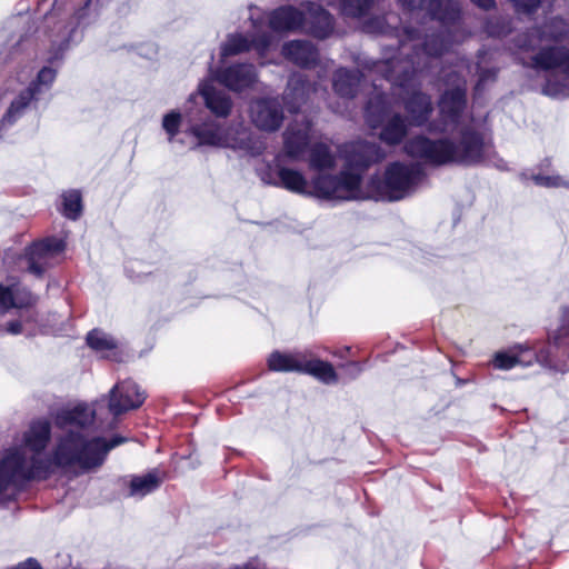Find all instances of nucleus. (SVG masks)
I'll return each instance as SVG.
<instances>
[{
  "instance_id": "nucleus-1",
  "label": "nucleus",
  "mask_w": 569,
  "mask_h": 569,
  "mask_svg": "<svg viewBox=\"0 0 569 569\" xmlns=\"http://www.w3.org/2000/svg\"><path fill=\"white\" fill-rule=\"evenodd\" d=\"M94 411L79 405L61 410L56 418L60 428L84 427L93 421ZM51 438V425L46 419L30 423L16 443L6 449L0 458V503L12 500L23 485L34 479H46L54 467L88 472L102 466L108 452L122 445L127 438L114 436L111 440L102 437L88 438L82 431L70 429L60 437L51 457L46 449Z\"/></svg>"
},
{
  "instance_id": "nucleus-2",
  "label": "nucleus",
  "mask_w": 569,
  "mask_h": 569,
  "mask_svg": "<svg viewBox=\"0 0 569 569\" xmlns=\"http://www.w3.org/2000/svg\"><path fill=\"white\" fill-rule=\"evenodd\" d=\"M339 152L345 167L339 176L319 173L311 182L299 170L277 166L273 179L262 180L299 194L315 196L328 200H356L362 198L363 172L385 158L382 149L372 142L353 141L343 144Z\"/></svg>"
},
{
  "instance_id": "nucleus-3",
  "label": "nucleus",
  "mask_w": 569,
  "mask_h": 569,
  "mask_svg": "<svg viewBox=\"0 0 569 569\" xmlns=\"http://www.w3.org/2000/svg\"><path fill=\"white\" fill-rule=\"evenodd\" d=\"M405 152L432 166H472L488 160L493 151L490 139L468 126L458 129L456 139L413 137L405 143Z\"/></svg>"
},
{
  "instance_id": "nucleus-4",
  "label": "nucleus",
  "mask_w": 569,
  "mask_h": 569,
  "mask_svg": "<svg viewBox=\"0 0 569 569\" xmlns=\"http://www.w3.org/2000/svg\"><path fill=\"white\" fill-rule=\"evenodd\" d=\"M569 32V24L559 18L551 19L541 28L518 36L517 47L523 51H540L531 58L530 66L536 69L555 70L562 78L560 82L548 79L543 92L548 96L560 98L569 97V52L557 47H550L551 42H558Z\"/></svg>"
},
{
  "instance_id": "nucleus-5",
  "label": "nucleus",
  "mask_w": 569,
  "mask_h": 569,
  "mask_svg": "<svg viewBox=\"0 0 569 569\" xmlns=\"http://www.w3.org/2000/svg\"><path fill=\"white\" fill-rule=\"evenodd\" d=\"M187 132L197 139V146L230 148L253 156L260 154L264 150V142L261 138L254 137L250 129L242 123L223 130L216 121L207 120L191 124Z\"/></svg>"
},
{
  "instance_id": "nucleus-6",
  "label": "nucleus",
  "mask_w": 569,
  "mask_h": 569,
  "mask_svg": "<svg viewBox=\"0 0 569 569\" xmlns=\"http://www.w3.org/2000/svg\"><path fill=\"white\" fill-rule=\"evenodd\" d=\"M426 66H422L420 61L417 63L407 62L402 73L397 74L393 69L389 68L388 61L376 64L377 69L386 71V80L405 93L401 97L405 109L410 116L411 123L415 126H422L432 112L430 97L416 90V77L419 72L423 71Z\"/></svg>"
},
{
  "instance_id": "nucleus-7",
  "label": "nucleus",
  "mask_w": 569,
  "mask_h": 569,
  "mask_svg": "<svg viewBox=\"0 0 569 569\" xmlns=\"http://www.w3.org/2000/svg\"><path fill=\"white\" fill-rule=\"evenodd\" d=\"M451 27L452 26H447L446 31L440 34L426 36L423 48L421 50H415L412 56L407 54V50L410 48L408 41L416 40L417 36L413 30L406 29L405 32L407 40L402 41L400 46V56H406V58L393 57L391 59L375 61L370 67V70L375 73H380L386 79V71L377 69L376 64L388 61L389 68L393 69L397 74L402 73L407 62L417 63L420 61L422 66L427 64L423 70L429 68L433 59H437L443 52L449 50V47L452 43V41H449L448 39L451 36ZM411 49H416V47L411 46Z\"/></svg>"
},
{
  "instance_id": "nucleus-8",
  "label": "nucleus",
  "mask_w": 569,
  "mask_h": 569,
  "mask_svg": "<svg viewBox=\"0 0 569 569\" xmlns=\"http://www.w3.org/2000/svg\"><path fill=\"white\" fill-rule=\"evenodd\" d=\"M422 179L418 164L390 163L382 178L371 180L373 197L380 200L397 201L409 196Z\"/></svg>"
},
{
  "instance_id": "nucleus-9",
  "label": "nucleus",
  "mask_w": 569,
  "mask_h": 569,
  "mask_svg": "<svg viewBox=\"0 0 569 569\" xmlns=\"http://www.w3.org/2000/svg\"><path fill=\"white\" fill-rule=\"evenodd\" d=\"M268 367L272 371L307 373L326 385L338 382V375L333 366L313 357L310 350L289 353L273 351L268 358Z\"/></svg>"
},
{
  "instance_id": "nucleus-10",
  "label": "nucleus",
  "mask_w": 569,
  "mask_h": 569,
  "mask_svg": "<svg viewBox=\"0 0 569 569\" xmlns=\"http://www.w3.org/2000/svg\"><path fill=\"white\" fill-rule=\"evenodd\" d=\"M387 96L377 92L368 101L366 108L367 122L371 128L381 127L379 139L388 146H397L403 141L409 131V123L399 113L388 114Z\"/></svg>"
},
{
  "instance_id": "nucleus-11",
  "label": "nucleus",
  "mask_w": 569,
  "mask_h": 569,
  "mask_svg": "<svg viewBox=\"0 0 569 569\" xmlns=\"http://www.w3.org/2000/svg\"><path fill=\"white\" fill-rule=\"evenodd\" d=\"M64 242L58 238H48L26 248L24 253L13 261L14 257L7 252L4 263H14L21 271L41 276L52 261L63 251Z\"/></svg>"
},
{
  "instance_id": "nucleus-12",
  "label": "nucleus",
  "mask_w": 569,
  "mask_h": 569,
  "mask_svg": "<svg viewBox=\"0 0 569 569\" xmlns=\"http://www.w3.org/2000/svg\"><path fill=\"white\" fill-rule=\"evenodd\" d=\"M459 70H453L446 73L445 82L448 88L442 94L439 109L443 120L441 130H449L451 127L460 124L461 113L466 106V81L460 76V70L463 66L458 67Z\"/></svg>"
},
{
  "instance_id": "nucleus-13",
  "label": "nucleus",
  "mask_w": 569,
  "mask_h": 569,
  "mask_svg": "<svg viewBox=\"0 0 569 569\" xmlns=\"http://www.w3.org/2000/svg\"><path fill=\"white\" fill-rule=\"evenodd\" d=\"M313 139L315 132L311 122L306 118L296 119L283 132V154L291 160L303 159Z\"/></svg>"
},
{
  "instance_id": "nucleus-14",
  "label": "nucleus",
  "mask_w": 569,
  "mask_h": 569,
  "mask_svg": "<svg viewBox=\"0 0 569 569\" xmlns=\"http://www.w3.org/2000/svg\"><path fill=\"white\" fill-rule=\"evenodd\" d=\"M144 399V391L134 381L123 380L118 382L109 392V411L117 417L139 408Z\"/></svg>"
},
{
  "instance_id": "nucleus-15",
  "label": "nucleus",
  "mask_w": 569,
  "mask_h": 569,
  "mask_svg": "<svg viewBox=\"0 0 569 569\" xmlns=\"http://www.w3.org/2000/svg\"><path fill=\"white\" fill-rule=\"evenodd\" d=\"M403 7L416 10L426 9L432 20L442 27L455 26L460 17V6L452 0H398Z\"/></svg>"
},
{
  "instance_id": "nucleus-16",
  "label": "nucleus",
  "mask_w": 569,
  "mask_h": 569,
  "mask_svg": "<svg viewBox=\"0 0 569 569\" xmlns=\"http://www.w3.org/2000/svg\"><path fill=\"white\" fill-rule=\"evenodd\" d=\"M250 117L254 126L263 131H276L283 121V111L277 99H258L250 106Z\"/></svg>"
},
{
  "instance_id": "nucleus-17",
  "label": "nucleus",
  "mask_w": 569,
  "mask_h": 569,
  "mask_svg": "<svg viewBox=\"0 0 569 569\" xmlns=\"http://www.w3.org/2000/svg\"><path fill=\"white\" fill-rule=\"evenodd\" d=\"M253 28L256 30L254 36L251 39L242 34L230 36L222 47L223 56H232L238 54L240 52H244L250 50L251 48L256 49L259 54H263L271 43V37L267 32L261 31L262 21L254 20L252 17Z\"/></svg>"
},
{
  "instance_id": "nucleus-18",
  "label": "nucleus",
  "mask_w": 569,
  "mask_h": 569,
  "mask_svg": "<svg viewBox=\"0 0 569 569\" xmlns=\"http://www.w3.org/2000/svg\"><path fill=\"white\" fill-rule=\"evenodd\" d=\"M220 83L233 91H241L249 88L257 80L252 64H234L217 74Z\"/></svg>"
},
{
  "instance_id": "nucleus-19",
  "label": "nucleus",
  "mask_w": 569,
  "mask_h": 569,
  "mask_svg": "<svg viewBox=\"0 0 569 569\" xmlns=\"http://www.w3.org/2000/svg\"><path fill=\"white\" fill-rule=\"evenodd\" d=\"M303 18L302 28L317 38H326L333 29L331 14L316 3H308Z\"/></svg>"
},
{
  "instance_id": "nucleus-20",
  "label": "nucleus",
  "mask_w": 569,
  "mask_h": 569,
  "mask_svg": "<svg viewBox=\"0 0 569 569\" xmlns=\"http://www.w3.org/2000/svg\"><path fill=\"white\" fill-rule=\"evenodd\" d=\"M268 23L271 30L293 31L305 24L303 13L293 7H280L268 16Z\"/></svg>"
},
{
  "instance_id": "nucleus-21",
  "label": "nucleus",
  "mask_w": 569,
  "mask_h": 569,
  "mask_svg": "<svg viewBox=\"0 0 569 569\" xmlns=\"http://www.w3.org/2000/svg\"><path fill=\"white\" fill-rule=\"evenodd\" d=\"M282 54L287 60L302 68L311 67L318 59V52L313 44L303 40L284 43Z\"/></svg>"
},
{
  "instance_id": "nucleus-22",
  "label": "nucleus",
  "mask_w": 569,
  "mask_h": 569,
  "mask_svg": "<svg viewBox=\"0 0 569 569\" xmlns=\"http://www.w3.org/2000/svg\"><path fill=\"white\" fill-rule=\"evenodd\" d=\"M33 302V296L18 283L3 286L0 283V313L12 308L28 307Z\"/></svg>"
},
{
  "instance_id": "nucleus-23",
  "label": "nucleus",
  "mask_w": 569,
  "mask_h": 569,
  "mask_svg": "<svg viewBox=\"0 0 569 569\" xmlns=\"http://www.w3.org/2000/svg\"><path fill=\"white\" fill-rule=\"evenodd\" d=\"M200 93L204 99L206 106L217 117H227L229 114L232 106L230 98L224 92L216 90L210 81L200 86Z\"/></svg>"
},
{
  "instance_id": "nucleus-24",
  "label": "nucleus",
  "mask_w": 569,
  "mask_h": 569,
  "mask_svg": "<svg viewBox=\"0 0 569 569\" xmlns=\"http://www.w3.org/2000/svg\"><path fill=\"white\" fill-rule=\"evenodd\" d=\"M535 360H537V356L532 350L517 347L509 352L496 353L493 366L497 369L508 370L517 365L530 366Z\"/></svg>"
},
{
  "instance_id": "nucleus-25",
  "label": "nucleus",
  "mask_w": 569,
  "mask_h": 569,
  "mask_svg": "<svg viewBox=\"0 0 569 569\" xmlns=\"http://www.w3.org/2000/svg\"><path fill=\"white\" fill-rule=\"evenodd\" d=\"M359 82V71L339 69L333 78V89L339 97L350 99L356 96Z\"/></svg>"
},
{
  "instance_id": "nucleus-26",
  "label": "nucleus",
  "mask_w": 569,
  "mask_h": 569,
  "mask_svg": "<svg viewBox=\"0 0 569 569\" xmlns=\"http://www.w3.org/2000/svg\"><path fill=\"white\" fill-rule=\"evenodd\" d=\"M316 91V87H312L300 73H293L288 81V88L286 91V99L290 111L296 110V103L305 101L306 96L310 90Z\"/></svg>"
},
{
  "instance_id": "nucleus-27",
  "label": "nucleus",
  "mask_w": 569,
  "mask_h": 569,
  "mask_svg": "<svg viewBox=\"0 0 569 569\" xmlns=\"http://www.w3.org/2000/svg\"><path fill=\"white\" fill-rule=\"evenodd\" d=\"M34 96V88L32 86H29L28 88L20 91L19 94L11 101L7 112L2 117V126L12 124L20 117H22L33 100Z\"/></svg>"
},
{
  "instance_id": "nucleus-28",
  "label": "nucleus",
  "mask_w": 569,
  "mask_h": 569,
  "mask_svg": "<svg viewBox=\"0 0 569 569\" xmlns=\"http://www.w3.org/2000/svg\"><path fill=\"white\" fill-rule=\"evenodd\" d=\"M309 167L318 171L330 170L336 167V156L327 143L316 142L311 146Z\"/></svg>"
},
{
  "instance_id": "nucleus-29",
  "label": "nucleus",
  "mask_w": 569,
  "mask_h": 569,
  "mask_svg": "<svg viewBox=\"0 0 569 569\" xmlns=\"http://www.w3.org/2000/svg\"><path fill=\"white\" fill-rule=\"evenodd\" d=\"M161 482L162 477L157 470L142 476H134L130 481L129 495L132 497H144L159 488Z\"/></svg>"
},
{
  "instance_id": "nucleus-30",
  "label": "nucleus",
  "mask_w": 569,
  "mask_h": 569,
  "mask_svg": "<svg viewBox=\"0 0 569 569\" xmlns=\"http://www.w3.org/2000/svg\"><path fill=\"white\" fill-rule=\"evenodd\" d=\"M398 17L396 14H388L386 17H372L367 19L362 24V30L370 34H396L399 31L396 27Z\"/></svg>"
},
{
  "instance_id": "nucleus-31",
  "label": "nucleus",
  "mask_w": 569,
  "mask_h": 569,
  "mask_svg": "<svg viewBox=\"0 0 569 569\" xmlns=\"http://www.w3.org/2000/svg\"><path fill=\"white\" fill-rule=\"evenodd\" d=\"M88 346L103 357L110 358L117 349V341L103 331L92 330L87 336Z\"/></svg>"
},
{
  "instance_id": "nucleus-32",
  "label": "nucleus",
  "mask_w": 569,
  "mask_h": 569,
  "mask_svg": "<svg viewBox=\"0 0 569 569\" xmlns=\"http://www.w3.org/2000/svg\"><path fill=\"white\" fill-rule=\"evenodd\" d=\"M63 214L72 220H76L82 210L81 194L77 190H71L62 194Z\"/></svg>"
},
{
  "instance_id": "nucleus-33",
  "label": "nucleus",
  "mask_w": 569,
  "mask_h": 569,
  "mask_svg": "<svg viewBox=\"0 0 569 569\" xmlns=\"http://www.w3.org/2000/svg\"><path fill=\"white\" fill-rule=\"evenodd\" d=\"M373 0H340L339 9L346 16L361 17Z\"/></svg>"
},
{
  "instance_id": "nucleus-34",
  "label": "nucleus",
  "mask_w": 569,
  "mask_h": 569,
  "mask_svg": "<svg viewBox=\"0 0 569 569\" xmlns=\"http://www.w3.org/2000/svg\"><path fill=\"white\" fill-rule=\"evenodd\" d=\"M479 62L477 63L478 81L476 84V92H480L488 82H492L496 79L497 70L491 68H483L485 53L479 54Z\"/></svg>"
},
{
  "instance_id": "nucleus-35",
  "label": "nucleus",
  "mask_w": 569,
  "mask_h": 569,
  "mask_svg": "<svg viewBox=\"0 0 569 569\" xmlns=\"http://www.w3.org/2000/svg\"><path fill=\"white\" fill-rule=\"evenodd\" d=\"M181 114L177 111H171L163 117L162 128L168 133L170 141L179 132Z\"/></svg>"
},
{
  "instance_id": "nucleus-36",
  "label": "nucleus",
  "mask_w": 569,
  "mask_h": 569,
  "mask_svg": "<svg viewBox=\"0 0 569 569\" xmlns=\"http://www.w3.org/2000/svg\"><path fill=\"white\" fill-rule=\"evenodd\" d=\"M56 79V71L51 68L44 67L42 68L37 77V82L31 83L34 88V94L38 92L39 86H50Z\"/></svg>"
},
{
  "instance_id": "nucleus-37",
  "label": "nucleus",
  "mask_w": 569,
  "mask_h": 569,
  "mask_svg": "<svg viewBox=\"0 0 569 569\" xmlns=\"http://www.w3.org/2000/svg\"><path fill=\"white\" fill-rule=\"evenodd\" d=\"M533 180L537 184L543 187H567L569 188V183L563 181L559 176H542L537 174L533 177Z\"/></svg>"
},
{
  "instance_id": "nucleus-38",
  "label": "nucleus",
  "mask_w": 569,
  "mask_h": 569,
  "mask_svg": "<svg viewBox=\"0 0 569 569\" xmlns=\"http://www.w3.org/2000/svg\"><path fill=\"white\" fill-rule=\"evenodd\" d=\"M516 11L523 13H531L535 11L542 2V0H509Z\"/></svg>"
},
{
  "instance_id": "nucleus-39",
  "label": "nucleus",
  "mask_w": 569,
  "mask_h": 569,
  "mask_svg": "<svg viewBox=\"0 0 569 569\" xmlns=\"http://www.w3.org/2000/svg\"><path fill=\"white\" fill-rule=\"evenodd\" d=\"M76 33V26H73L70 30H63L60 32V48L67 47L68 42L72 39L73 34Z\"/></svg>"
},
{
  "instance_id": "nucleus-40",
  "label": "nucleus",
  "mask_w": 569,
  "mask_h": 569,
  "mask_svg": "<svg viewBox=\"0 0 569 569\" xmlns=\"http://www.w3.org/2000/svg\"><path fill=\"white\" fill-rule=\"evenodd\" d=\"M345 369L347 371L346 373L352 379L357 378L362 370L358 362H349L345 366Z\"/></svg>"
},
{
  "instance_id": "nucleus-41",
  "label": "nucleus",
  "mask_w": 569,
  "mask_h": 569,
  "mask_svg": "<svg viewBox=\"0 0 569 569\" xmlns=\"http://www.w3.org/2000/svg\"><path fill=\"white\" fill-rule=\"evenodd\" d=\"M7 331L11 335H19L22 332V325L19 320L10 321L7 323Z\"/></svg>"
},
{
  "instance_id": "nucleus-42",
  "label": "nucleus",
  "mask_w": 569,
  "mask_h": 569,
  "mask_svg": "<svg viewBox=\"0 0 569 569\" xmlns=\"http://www.w3.org/2000/svg\"><path fill=\"white\" fill-rule=\"evenodd\" d=\"M12 569H41L39 563L33 559H28L27 561L19 563L17 567Z\"/></svg>"
},
{
  "instance_id": "nucleus-43",
  "label": "nucleus",
  "mask_w": 569,
  "mask_h": 569,
  "mask_svg": "<svg viewBox=\"0 0 569 569\" xmlns=\"http://www.w3.org/2000/svg\"><path fill=\"white\" fill-rule=\"evenodd\" d=\"M471 2H473L479 8H482V9H486V10L490 9L495 4L493 0H471Z\"/></svg>"
},
{
  "instance_id": "nucleus-44",
  "label": "nucleus",
  "mask_w": 569,
  "mask_h": 569,
  "mask_svg": "<svg viewBox=\"0 0 569 569\" xmlns=\"http://www.w3.org/2000/svg\"><path fill=\"white\" fill-rule=\"evenodd\" d=\"M561 331L563 335L569 336V308L565 311Z\"/></svg>"
},
{
  "instance_id": "nucleus-45",
  "label": "nucleus",
  "mask_w": 569,
  "mask_h": 569,
  "mask_svg": "<svg viewBox=\"0 0 569 569\" xmlns=\"http://www.w3.org/2000/svg\"><path fill=\"white\" fill-rule=\"evenodd\" d=\"M84 14H86V8L80 9V10L76 13L74 19L77 20V24H80V21H81V19L84 17Z\"/></svg>"
},
{
  "instance_id": "nucleus-46",
  "label": "nucleus",
  "mask_w": 569,
  "mask_h": 569,
  "mask_svg": "<svg viewBox=\"0 0 569 569\" xmlns=\"http://www.w3.org/2000/svg\"><path fill=\"white\" fill-rule=\"evenodd\" d=\"M489 32L493 36H500L502 33V31H493V30H489Z\"/></svg>"
}]
</instances>
